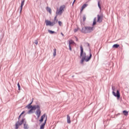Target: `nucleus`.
Returning <instances> with one entry per match:
<instances>
[{
  "mask_svg": "<svg viewBox=\"0 0 129 129\" xmlns=\"http://www.w3.org/2000/svg\"><path fill=\"white\" fill-rule=\"evenodd\" d=\"M24 129H28L29 128V125L28 124H27V121H25L24 122Z\"/></svg>",
  "mask_w": 129,
  "mask_h": 129,
  "instance_id": "obj_11",
  "label": "nucleus"
},
{
  "mask_svg": "<svg viewBox=\"0 0 129 129\" xmlns=\"http://www.w3.org/2000/svg\"><path fill=\"white\" fill-rule=\"evenodd\" d=\"M41 108L40 107V105H37L36 107H34L30 109L27 112L28 114H30V113H33L34 112L33 111V110H36L35 114H36L38 118L40 117L41 115Z\"/></svg>",
  "mask_w": 129,
  "mask_h": 129,
  "instance_id": "obj_2",
  "label": "nucleus"
},
{
  "mask_svg": "<svg viewBox=\"0 0 129 129\" xmlns=\"http://www.w3.org/2000/svg\"><path fill=\"white\" fill-rule=\"evenodd\" d=\"M78 30H79V28H75V29H74V32L75 33H76V32H77L78 31Z\"/></svg>",
  "mask_w": 129,
  "mask_h": 129,
  "instance_id": "obj_27",
  "label": "nucleus"
},
{
  "mask_svg": "<svg viewBox=\"0 0 129 129\" xmlns=\"http://www.w3.org/2000/svg\"><path fill=\"white\" fill-rule=\"evenodd\" d=\"M33 99H32V101L29 104V105H31V104H32L33 101Z\"/></svg>",
  "mask_w": 129,
  "mask_h": 129,
  "instance_id": "obj_31",
  "label": "nucleus"
},
{
  "mask_svg": "<svg viewBox=\"0 0 129 129\" xmlns=\"http://www.w3.org/2000/svg\"><path fill=\"white\" fill-rule=\"evenodd\" d=\"M123 114H124L126 116V115H128V112L126 110H123L122 111Z\"/></svg>",
  "mask_w": 129,
  "mask_h": 129,
  "instance_id": "obj_16",
  "label": "nucleus"
},
{
  "mask_svg": "<svg viewBox=\"0 0 129 129\" xmlns=\"http://www.w3.org/2000/svg\"><path fill=\"white\" fill-rule=\"evenodd\" d=\"M25 118H22V120L20 122V121L19 120V122H18V124L19 125H22V124H23V123H24L25 120Z\"/></svg>",
  "mask_w": 129,
  "mask_h": 129,
  "instance_id": "obj_12",
  "label": "nucleus"
},
{
  "mask_svg": "<svg viewBox=\"0 0 129 129\" xmlns=\"http://www.w3.org/2000/svg\"><path fill=\"white\" fill-rule=\"evenodd\" d=\"M17 86L18 87V90H21V86L20 85V83H18Z\"/></svg>",
  "mask_w": 129,
  "mask_h": 129,
  "instance_id": "obj_23",
  "label": "nucleus"
},
{
  "mask_svg": "<svg viewBox=\"0 0 129 129\" xmlns=\"http://www.w3.org/2000/svg\"><path fill=\"white\" fill-rule=\"evenodd\" d=\"M69 49L70 50V51H72V48H71V45H69Z\"/></svg>",
  "mask_w": 129,
  "mask_h": 129,
  "instance_id": "obj_32",
  "label": "nucleus"
},
{
  "mask_svg": "<svg viewBox=\"0 0 129 129\" xmlns=\"http://www.w3.org/2000/svg\"><path fill=\"white\" fill-rule=\"evenodd\" d=\"M56 51H57V49H56V48H54V49H53V56L54 57H55L56 56Z\"/></svg>",
  "mask_w": 129,
  "mask_h": 129,
  "instance_id": "obj_20",
  "label": "nucleus"
},
{
  "mask_svg": "<svg viewBox=\"0 0 129 129\" xmlns=\"http://www.w3.org/2000/svg\"><path fill=\"white\" fill-rule=\"evenodd\" d=\"M46 116V114H43V115H42L40 119H39V121L41 123L43 122V121H44V118H45V117Z\"/></svg>",
  "mask_w": 129,
  "mask_h": 129,
  "instance_id": "obj_8",
  "label": "nucleus"
},
{
  "mask_svg": "<svg viewBox=\"0 0 129 129\" xmlns=\"http://www.w3.org/2000/svg\"><path fill=\"white\" fill-rule=\"evenodd\" d=\"M112 94L115 97L117 98V99H119L120 98V93H119V91L118 90H117L116 93L114 92L115 91V87L112 86Z\"/></svg>",
  "mask_w": 129,
  "mask_h": 129,
  "instance_id": "obj_5",
  "label": "nucleus"
},
{
  "mask_svg": "<svg viewBox=\"0 0 129 129\" xmlns=\"http://www.w3.org/2000/svg\"><path fill=\"white\" fill-rule=\"evenodd\" d=\"M76 39L77 41H78V38L77 37H76Z\"/></svg>",
  "mask_w": 129,
  "mask_h": 129,
  "instance_id": "obj_38",
  "label": "nucleus"
},
{
  "mask_svg": "<svg viewBox=\"0 0 129 129\" xmlns=\"http://www.w3.org/2000/svg\"><path fill=\"white\" fill-rule=\"evenodd\" d=\"M120 113H118L116 115V116H118V115H120Z\"/></svg>",
  "mask_w": 129,
  "mask_h": 129,
  "instance_id": "obj_35",
  "label": "nucleus"
},
{
  "mask_svg": "<svg viewBox=\"0 0 129 129\" xmlns=\"http://www.w3.org/2000/svg\"><path fill=\"white\" fill-rule=\"evenodd\" d=\"M81 49V53L80 56L82 57V59L81 60V64H83V62L84 61H86V62H88L91 59V57H92V54H91V52L90 53V56H86V53H83V47H82V46H81L80 47Z\"/></svg>",
  "mask_w": 129,
  "mask_h": 129,
  "instance_id": "obj_1",
  "label": "nucleus"
},
{
  "mask_svg": "<svg viewBox=\"0 0 129 129\" xmlns=\"http://www.w3.org/2000/svg\"><path fill=\"white\" fill-rule=\"evenodd\" d=\"M67 123H71V120L70 116H69V115H67Z\"/></svg>",
  "mask_w": 129,
  "mask_h": 129,
  "instance_id": "obj_14",
  "label": "nucleus"
},
{
  "mask_svg": "<svg viewBox=\"0 0 129 129\" xmlns=\"http://www.w3.org/2000/svg\"><path fill=\"white\" fill-rule=\"evenodd\" d=\"M24 5H25V0H23L21 2V5L20 7V13H22V11L23 10V7H24Z\"/></svg>",
  "mask_w": 129,
  "mask_h": 129,
  "instance_id": "obj_9",
  "label": "nucleus"
},
{
  "mask_svg": "<svg viewBox=\"0 0 129 129\" xmlns=\"http://www.w3.org/2000/svg\"><path fill=\"white\" fill-rule=\"evenodd\" d=\"M119 47V44H114L113 46H112V47L113 48H115V49H117V48Z\"/></svg>",
  "mask_w": 129,
  "mask_h": 129,
  "instance_id": "obj_18",
  "label": "nucleus"
},
{
  "mask_svg": "<svg viewBox=\"0 0 129 129\" xmlns=\"http://www.w3.org/2000/svg\"><path fill=\"white\" fill-rule=\"evenodd\" d=\"M45 23L46 26H54L55 25V22H51L49 20H45Z\"/></svg>",
  "mask_w": 129,
  "mask_h": 129,
  "instance_id": "obj_6",
  "label": "nucleus"
},
{
  "mask_svg": "<svg viewBox=\"0 0 129 129\" xmlns=\"http://www.w3.org/2000/svg\"><path fill=\"white\" fill-rule=\"evenodd\" d=\"M95 25H96V18H95L94 19V21L93 23V26H95Z\"/></svg>",
  "mask_w": 129,
  "mask_h": 129,
  "instance_id": "obj_22",
  "label": "nucleus"
},
{
  "mask_svg": "<svg viewBox=\"0 0 129 129\" xmlns=\"http://www.w3.org/2000/svg\"><path fill=\"white\" fill-rule=\"evenodd\" d=\"M19 125H20L19 124V121H18L17 122H16L15 124V129L19 128Z\"/></svg>",
  "mask_w": 129,
  "mask_h": 129,
  "instance_id": "obj_19",
  "label": "nucleus"
},
{
  "mask_svg": "<svg viewBox=\"0 0 129 129\" xmlns=\"http://www.w3.org/2000/svg\"><path fill=\"white\" fill-rule=\"evenodd\" d=\"M37 107V105H33L32 106V105H28L27 106H26V107H27V108H28V109H31L32 108H33V107Z\"/></svg>",
  "mask_w": 129,
  "mask_h": 129,
  "instance_id": "obj_10",
  "label": "nucleus"
},
{
  "mask_svg": "<svg viewBox=\"0 0 129 129\" xmlns=\"http://www.w3.org/2000/svg\"><path fill=\"white\" fill-rule=\"evenodd\" d=\"M34 43L36 45H38V40H36L34 42Z\"/></svg>",
  "mask_w": 129,
  "mask_h": 129,
  "instance_id": "obj_29",
  "label": "nucleus"
},
{
  "mask_svg": "<svg viewBox=\"0 0 129 129\" xmlns=\"http://www.w3.org/2000/svg\"><path fill=\"white\" fill-rule=\"evenodd\" d=\"M61 35H62V36L63 37L64 34H63V33H61Z\"/></svg>",
  "mask_w": 129,
  "mask_h": 129,
  "instance_id": "obj_37",
  "label": "nucleus"
},
{
  "mask_svg": "<svg viewBox=\"0 0 129 129\" xmlns=\"http://www.w3.org/2000/svg\"><path fill=\"white\" fill-rule=\"evenodd\" d=\"M94 31V26H85L82 28L81 32L84 34L92 33Z\"/></svg>",
  "mask_w": 129,
  "mask_h": 129,
  "instance_id": "obj_3",
  "label": "nucleus"
},
{
  "mask_svg": "<svg viewBox=\"0 0 129 129\" xmlns=\"http://www.w3.org/2000/svg\"><path fill=\"white\" fill-rule=\"evenodd\" d=\"M97 22L98 23H101V22H102V16H101L99 15H98Z\"/></svg>",
  "mask_w": 129,
  "mask_h": 129,
  "instance_id": "obj_7",
  "label": "nucleus"
},
{
  "mask_svg": "<svg viewBox=\"0 0 129 129\" xmlns=\"http://www.w3.org/2000/svg\"><path fill=\"white\" fill-rule=\"evenodd\" d=\"M22 116V115L20 114L19 116V117H18V119H20V118H21V117Z\"/></svg>",
  "mask_w": 129,
  "mask_h": 129,
  "instance_id": "obj_34",
  "label": "nucleus"
},
{
  "mask_svg": "<svg viewBox=\"0 0 129 129\" xmlns=\"http://www.w3.org/2000/svg\"><path fill=\"white\" fill-rule=\"evenodd\" d=\"M46 122H47V117H46V119L44 120V122H43V123H44V124H46Z\"/></svg>",
  "mask_w": 129,
  "mask_h": 129,
  "instance_id": "obj_30",
  "label": "nucleus"
},
{
  "mask_svg": "<svg viewBox=\"0 0 129 129\" xmlns=\"http://www.w3.org/2000/svg\"><path fill=\"white\" fill-rule=\"evenodd\" d=\"M47 12H48L50 14H52V10L51 9V8H47Z\"/></svg>",
  "mask_w": 129,
  "mask_h": 129,
  "instance_id": "obj_21",
  "label": "nucleus"
},
{
  "mask_svg": "<svg viewBox=\"0 0 129 129\" xmlns=\"http://www.w3.org/2000/svg\"><path fill=\"white\" fill-rule=\"evenodd\" d=\"M98 7L99 8V9H101V7H100V1H98Z\"/></svg>",
  "mask_w": 129,
  "mask_h": 129,
  "instance_id": "obj_25",
  "label": "nucleus"
},
{
  "mask_svg": "<svg viewBox=\"0 0 129 129\" xmlns=\"http://www.w3.org/2000/svg\"><path fill=\"white\" fill-rule=\"evenodd\" d=\"M83 20L84 22H85V21H86V17L85 16H83Z\"/></svg>",
  "mask_w": 129,
  "mask_h": 129,
  "instance_id": "obj_26",
  "label": "nucleus"
},
{
  "mask_svg": "<svg viewBox=\"0 0 129 129\" xmlns=\"http://www.w3.org/2000/svg\"><path fill=\"white\" fill-rule=\"evenodd\" d=\"M58 24L59 26H62V22L61 21H58Z\"/></svg>",
  "mask_w": 129,
  "mask_h": 129,
  "instance_id": "obj_28",
  "label": "nucleus"
},
{
  "mask_svg": "<svg viewBox=\"0 0 129 129\" xmlns=\"http://www.w3.org/2000/svg\"><path fill=\"white\" fill-rule=\"evenodd\" d=\"M86 7H87V4H84L82 6L81 9V13H82V12H83V10H84V9H85V8H86Z\"/></svg>",
  "mask_w": 129,
  "mask_h": 129,
  "instance_id": "obj_13",
  "label": "nucleus"
},
{
  "mask_svg": "<svg viewBox=\"0 0 129 129\" xmlns=\"http://www.w3.org/2000/svg\"><path fill=\"white\" fill-rule=\"evenodd\" d=\"M25 111H23L20 114L21 115H23V114H24V113H25Z\"/></svg>",
  "mask_w": 129,
  "mask_h": 129,
  "instance_id": "obj_33",
  "label": "nucleus"
},
{
  "mask_svg": "<svg viewBox=\"0 0 129 129\" xmlns=\"http://www.w3.org/2000/svg\"><path fill=\"white\" fill-rule=\"evenodd\" d=\"M76 1V0H74V2H73V5H74V3H75Z\"/></svg>",
  "mask_w": 129,
  "mask_h": 129,
  "instance_id": "obj_36",
  "label": "nucleus"
},
{
  "mask_svg": "<svg viewBox=\"0 0 129 129\" xmlns=\"http://www.w3.org/2000/svg\"><path fill=\"white\" fill-rule=\"evenodd\" d=\"M48 33H49L50 34H54L55 32L52 31V30H48Z\"/></svg>",
  "mask_w": 129,
  "mask_h": 129,
  "instance_id": "obj_24",
  "label": "nucleus"
},
{
  "mask_svg": "<svg viewBox=\"0 0 129 129\" xmlns=\"http://www.w3.org/2000/svg\"><path fill=\"white\" fill-rule=\"evenodd\" d=\"M66 8V6H65V5H62L59 7V9H57L56 10V16L54 17V22H56V23H57V22H58V20H57V16L59 15L61 16V15H62V13H63V12H64V10H65V8Z\"/></svg>",
  "mask_w": 129,
  "mask_h": 129,
  "instance_id": "obj_4",
  "label": "nucleus"
},
{
  "mask_svg": "<svg viewBox=\"0 0 129 129\" xmlns=\"http://www.w3.org/2000/svg\"><path fill=\"white\" fill-rule=\"evenodd\" d=\"M45 124L44 123H42L41 125H40V129H44L45 128Z\"/></svg>",
  "mask_w": 129,
  "mask_h": 129,
  "instance_id": "obj_17",
  "label": "nucleus"
},
{
  "mask_svg": "<svg viewBox=\"0 0 129 129\" xmlns=\"http://www.w3.org/2000/svg\"><path fill=\"white\" fill-rule=\"evenodd\" d=\"M75 44V42H74V41L72 40H69V45L71 46L72 45H74Z\"/></svg>",
  "mask_w": 129,
  "mask_h": 129,
  "instance_id": "obj_15",
  "label": "nucleus"
}]
</instances>
